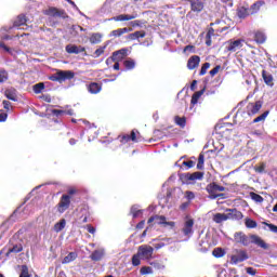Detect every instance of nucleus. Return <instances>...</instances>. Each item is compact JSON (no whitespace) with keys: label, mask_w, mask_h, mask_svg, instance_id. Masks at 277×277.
<instances>
[{"label":"nucleus","mask_w":277,"mask_h":277,"mask_svg":"<svg viewBox=\"0 0 277 277\" xmlns=\"http://www.w3.org/2000/svg\"><path fill=\"white\" fill-rule=\"evenodd\" d=\"M27 23V18L25 15L17 16L16 21L14 22L12 27H3L0 29V49H3L5 53L9 55H14V50L8 45H5V41L14 40V38H21V36L12 35V29H25Z\"/></svg>","instance_id":"nucleus-1"},{"label":"nucleus","mask_w":277,"mask_h":277,"mask_svg":"<svg viewBox=\"0 0 277 277\" xmlns=\"http://www.w3.org/2000/svg\"><path fill=\"white\" fill-rule=\"evenodd\" d=\"M234 239L236 243H241L242 246H250V243H254L255 246L262 248L263 250H267L269 248V246L266 245L263 238L254 234L247 236L246 234H243V232H237L234 235Z\"/></svg>","instance_id":"nucleus-2"},{"label":"nucleus","mask_w":277,"mask_h":277,"mask_svg":"<svg viewBox=\"0 0 277 277\" xmlns=\"http://www.w3.org/2000/svg\"><path fill=\"white\" fill-rule=\"evenodd\" d=\"M70 79H75L72 70L57 69L55 74L49 76L50 81H56L57 83H64V81H70Z\"/></svg>","instance_id":"nucleus-3"},{"label":"nucleus","mask_w":277,"mask_h":277,"mask_svg":"<svg viewBox=\"0 0 277 277\" xmlns=\"http://www.w3.org/2000/svg\"><path fill=\"white\" fill-rule=\"evenodd\" d=\"M207 192L209 194L210 200H215L216 198L224 199V194H217V192H226V187L212 183L207 186Z\"/></svg>","instance_id":"nucleus-4"},{"label":"nucleus","mask_w":277,"mask_h":277,"mask_svg":"<svg viewBox=\"0 0 277 277\" xmlns=\"http://www.w3.org/2000/svg\"><path fill=\"white\" fill-rule=\"evenodd\" d=\"M76 215L78 220H82V224H87L88 219L90 217V215H92V213L90 212V207L85 205L79 206L76 209Z\"/></svg>","instance_id":"nucleus-5"},{"label":"nucleus","mask_w":277,"mask_h":277,"mask_svg":"<svg viewBox=\"0 0 277 277\" xmlns=\"http://www.w3.org/2000/svg\"><path fill=\"white\" fill-rule=\"evenodd\" d=\"M153 252H155V249L148 245L140 246L137 250V254L143 261H149V259H153Z\"/></svg>","instance_id":"nucleus-6"},{"label":"nucleus","mask_w":277,"mask_h":277,"mask_svg":"<svg viewBox=\"0 0 277 277\" xmlns=\"http://www.w3.org/2000/svg\"><path fill=\"white\" fill-rule=\"evenodd\" d=\"M128 53L129 50L127 49L115 51L113 55L106 60V64H109V62H122L124 57H127Z\"/></svg>","instance_id":"nucleus-7"},{"label":"nucleus","mask_w":277,"mask_h":277,"mask_svg":"<svg viewBox=\"0 0 277 277\" xmlns=\"http://www.w3.org/2000/svg\"><path fill=\"white\" fill-rule=\"evenodd\" d=\"M153 222H155V224H161L162 226H164V228H174L175 226V223L174 222H167L166 221V216H159V215H156V216H151L148 219V224H153Z\"/></svg>","instance_id":"nucleus-8"},{"label":"nucleus","mask_w":277,"mask_h":277,"mask_svg":"<svg viewBox=\"0 0 277 277\" xmlns=\"http://www.w3.org/2000/svg\"><path fill=\"white\" fill-rule=\"evenodd\" d=\"M154 247L157 250H161V248H166V246H171V243H174V239L170 238V237H159V238H155L153 239Z\"/></svg>","instance_id":"nucleus-9"},{"label":"nucleus","mask_w":277,"mask_h":277,"mask_svg":"<svg viewBox=\"0 0 277 277\" xmlns=\"http://www.w3.org/2000/svg\"><path fill=\"white\" fill-rule=\"evenodd\" d=\"M70 208V195H63L57 205L58 213H65Z\"/></svg>","instance_id":"nucleus-10"},{"label":"nucleus","mask_w":277,"mask_h":277,"mask_svg":"<svg viewBox=\"0 0 277 277\" xmlns=\"http://www.w3.org/2000/svg\"><path fill=\"white\" fill-rule=\"evenodd\" d=\"M243 261H248V253L246 251H237L236 254L232 255L230 264L237 265V263H243Z\"/></svg>","instance_id":"nucleus-11"},{"label":"nucleus","mask_w":277,"mask_h":277,"mask_svg":"<svg viewBox=\"0 0 277 277\" xmlns=\"http://www.w3.org/2000/svg\"><path fill=\"white\" fill-rule=\"evenodd\" d=\"M44 14L47 16H53L54 18H65L66 17V12L64 10H60V9L53 8V6L45 10Z\"/></svg>","instance_id":"nucleus-12"},{"label":"nucleus","mask_w":277,"mask_h":277,"mask_svg":"<svg viewBox=\"0 0 277 277\" xmlns=\"http://www.w3.org/2000/svg\"><path fill=\"white\" fill-rule=\"evenodd\" d=\"M261 107H263V102L258 101L255 103H249L247 105V113L249 116H254L255 114H259L261 111Z\"/></svg>","instance_id":"nucleus-13"},{"label":"nucleus","mask_w":277,"mask_h":277,"mask_svg":"<svg viewBox=\"0 0 277 277\" xmlns=\"http://www.w3.org/2000/svg\"><path fill=\"white\" fill-rule=\"evenodd\" d=\"M65 51L69 53V55H79V53H85V48L76 44H67Z\"/></svg>","instance_id":"nucleus-14"},{"label":"nucleus","mask_w":277,"mask_h":277,"mask_svg":"<svg viewBox=\"0 0 277 277\" xmlns=\"http://www.w3.org/2000/svg\"><path fill=\"white\" fill-rule=\"evenodd\" d=\"M182 233L183 235H185V237L194 235V220L188 219L187 221H185Z\"/></svg>","instance_id":"nucleus-15"},{"label":"nucleus","mask_w":277,"mask_h":277,"mask_svg":"<svg viewBox=\"0 0 277 277\" xmlns=\"http://www.w3.org/2000/svg\"><path fill=\"white\" fill-rule=\"evenodd\" d=\"M242 47H243V40L238 39L235 41H229L226 49L230 53H236V51H239V49H241Z\"/></svg>","instance_id":"nucleus-16"},{"label":"nucleus","mask_w":277,"mask_h":277,"mask_svg":"<svg viewBox=\"0 0 277 277\" xmlns=\"http://www.w3.org/2000/svg\"><path fill=\"white\" fill-rule=\"evenodd\" d=\"M190 3L192 12H202L205 10V3L202 0H188Z\"/></svg>","instance_id":"nucleus-17"},{"label":"nucleus","mask_w":277,"mask_h":277,"mask_svg":"<svg viewBox=\"0 0 277 277\" xmlns=\"http://www.w3.org/2000/svg\"><path fill=\"white\" fill-rule=\"evenodd\" d=\"M198 66H200V56L198 55L190 56L187 62L188 70H194L195 68H198Z\"/></svg>","instance_id":"nucleus-18"},{"label":"nucleus","mask_w":277,"mask_h":277,"mask_svg":"<svg viewBox=\"0 0 277 277\" xmlns=\"http://www.w3.org/2000/svg\"><path fill=\"white\" fill-rule=\"evenodd\" d=\"M205 174L202 172L186 173L184 177L186 181H202Z\"/></svg>","instance_id":"nucleus-19"},{"label":"nucleus","mask_w":277,"mask_h":277,"mask_svg":"<svg viewBox=\"0 0 277 277\" xmlns=\"http://www.w3.org/2000/svg\"><path fill=\"white\" fill-rule=\"evenodd\" d=\"M134 18H137V14H132V15L121 14L113 17L111 21L122 22V21H133Z\"/></svg>","instance_id":"nucleus-20"},{"label":"nucleus","mask_w":277,"mask_h":277,"mask_svg":"<svg viewBox=\"0 0 277 277\" xmlns=\"http://www.w3.org/2000/svg\"><path fill=\"white\" fill-rule=\"evenodd\" d=\"M254 40L258 44H265V40H267V36L265 32L258 30L254 34Z\"/></svg>","instance_id":"nucleus-21"},{"label":"nucleus","mask_w":277,"mask_h":277,"mask_svg":"<svg viewBox=\"0 0 277 277\" xmlns=\"http://www.w3.org/2000/svg\"><path fill=\"white\" fill-rule=\"evenodd\" d=\"M4 94H5L6 98H9V101H13V102L18 101L17 92H16V89H14V88L6 89Z\"/></svg>","instance_id":"nucleus-22"},{"label":"nucleus","mask_w":277,"mask_h":277,"mask_svg":"<svg viewBox=\"0 0 277 277\" xmlns=\"http://www.w3.org/2000/svg\"><path fill=\"white\" fill-rule=\"evenodd\" d=\"M87 90L90 94H98L102 88H101V84L96 82H91L90 84H88Z\"/></svg>","instance_id":"nucleus-23"},{"label":"nucleus","mask_w":277,"mask_h":277,"mask_svg":"<svg viewBox=\"0 0 277 277\" xmlns=\"http://www.w3.org/2000/svg\"><path fill=\"white\" fill-rule=\"evenodd\" d=\"M226 220H230L229 214L216 213L213 216V222H215V224H222V222H226Z\"/></svg>","instance_id":"nucleus-24"},{"label":"nucleus","mask_w":277,"mask_h":277,"mask_svg":"<svg viewBox=\"0 0 277 277\" xmlns=\"http://www.w3.org/2000/svg\"><path fill=\"white\" fill-rule=\"evenodd\" d=\"M103 256H105V249H97L92 252L90 259L92 261H101V259H103Z\"/></svg>","instance_id":"nucleus-25"},{"label":"nucleus","mask_w":277,"mask_h":277,"mask_svg":"<svg viewBox=\"0 0 277 277\" xmlns=\"http://www.w3.org/2000/svg\"><path fill=\"white\" fill-rule=\"evenodd\" d=\"M250 8L247 6H239L237 10V16L238 18H246L247 16H250Z\"/></svg>","instance_id":"nucleus-26"},{"label":"nucleus","mask_w":277,"mask_h":277,"mask_svg":"<svg viewBox=\"0 0 277 277\" xmlns=\"http://www.w3.org/2000/svg\"><path fill=\"white\" fill-rule=\"evenodd\" d=\"M262 78L264 79V82L266 83V85H269L271 88L274 85V76H272V74L263 70Z\"/></svg>","instance_id":"nucleus-27"},{"label":"nucleus","mask_w":277,"mask_h":277,"mask_svg":"<svg viewBox=\"0 0 277 277\" xmlns=\"http://www.w3.org/2000/svg\"><path fill=\"white\" fill-rule=\"evenodd\" d=\"M103 35L101 32H93L90 37L91 44H101Z\"/></svg>","instance_id":"nucleus-28"},{"label":"nucleus","mask_w":277,"mask_h":277,"mask_svg":"<svg viewBox=\"0 0 277 277\" xmlns=\"http://www.w3.org/2000/svg\"><path fill=\"white\" fill-rule=\"evenodd\" d=\"M77 252H69L62 261L63 265H68V263H72V261L77 260Z\"/></svg>","instance_id":"nucleus-29"},{"label":"nucleus","mask_w":277,"mask_h":277,"mask_svg":"<svg viewBox=\"0 0 277 277\" xmlns=\"http://www.w3.org/2000/svg\"><path fill=\"white\" fill-rule=\"evenodd\" d=\"M140 38H146V32L144 30L135 31L128 36L129 40H140Z\"/></svg>","instance_id":"nucleus-30"},{"label":"nucleus","mask_w":277,"mask_h":277,"mask_svg":"<svg viewBox=\"0 0 277 277\" xmlns=\"http://www.w3.org/2000/svg\"><path fill=\"white\" fill-rule=\"evenodd\" d=\"M202 94H205V89H201L200 91H197L193 94L192 100H190V105H198V100L200 98V96H202Z\"/></svg>","instance_id":"nucleus-31"},{"label":"nucleus","mask_w":277,"mask_h":277,"mask_svg":"<svg viewBox=\"0 0 277 277\" xmlns=\"http://www.w3.org/2000/svg\"><path fill=\"white\" fill-rule=\"evenodd\" d=\"M123 34H129V28H119L110 32V37L120 38Z\"/></svg>","instance_id":"nucleus-32"},{"label":"nucleus","mask_w":277,"mask_h":277,"mask_svg":"<svg viewBox=\"0 0 277 277\" xmlns=\"http://www.w3.org/2000/svg\"><path fill=\"white\" fill-rule=\"evenodd\" d=\"M18 252H23V245H15L10 248L6 252V256H10V254H18Z\"/></svg>","instance_id":"nucleus-33"},{"label":"nucleus","mask_w":277,"mask_h":277,"mask_svg":"<svg viewBox=\"0 0 277 277\" xmlns=\"http://www.w3.org/2000/svg\"><path fill=\"white\" fill-rule=\"evenodd\" d=\"M66 228V220L62 219L60 222L54 225V233H62V229Z\"/></svg>","instance_id":"nucleus-34"},{"label":"nucleus","mask_w":277,"mask_h":277,"mask_svg":"<svg viewBox=\"0 0 277 277\" xmlns=\"http://www.w3.org/2000/svg\"><path fill=\"white\" fill-rule=\"evenodd\" d=\"M130 140L132 142H137V137L135 135L134 130L131 132V135H129V134L123 135L122 138H121V142L124 144V143L129 142Z\"/></svg>","instance_id":"nucleus-35"},{"label":"nucleus","mask_w":277,"mask_h":277,"mask_svg":"<svg viewBox=\"0 0 277 277\" xmlns=\"http://www.w3.org/2000/svg\"><path fill=\"white\" fill-rule=\"evenodd\" d=\"M123 66L127 70H133V68H135V61L133 58H128L123 62Z\"/></svg>","instance_id":"nucleus-36"},{"label":"nucleus","mask_w":277,"mask_h":277,"mask_svg":"<svg viewBox=\"0 0 277 277\" xmlns=\"http://www.w3.org/2000/svg\"><path fill=\"white\" fill-rule=\"evenodd\" d=\"M230 213H228L229 217H234V220H243V213L237 210H229Z\"/></svg>","instance_id":"nucleus-37"},{"label":"nucleus","mask_w":277,"mask_h":277,"mask_svg":"<svg viewBox=\"0 0 277 277\" xmlns=\"http://www.w3.org/2000/svg\"><path fill=\"white\" fill-rule=\"evenodd\" d=\"M261 5H263V3L259 1L253 3L249 9L250 14H256V12L261 10Z\"/></svg>","instance_id":"nucleus-38"},{"label":"nucleus","mask_w":277,"mask_h":277,"mask_svg":"<svg viewBox=\"0 0 277 277\" xmlns=\"http://www.w3.org/2000/svg\"><path fill=\"white\" fill-rule=\"evenodd\" d=\"M250 198L253 202H258V205H261L264 200L263 197L256 193H250Z\"/></svg>","instance_id":"nucleus-39"},{"label":"nucleus","mask_w":277,"mask_h":277,"mask_svg":"<svg viewBox=\"0 0 277 277\" xmlns=\"http://www.w3.org/2000/svg\"><path fill=\"white\" fill-rule=\"evenodd\" d=\"M175 123L177 124V127H181L182 129H185V124H187V119H185V117H175Z\"/></svg>","instance_id":"nucleus-40"},{"label":"nucleus","mask_w":277,"mask_h":277,"mask_svg":"<svg viewBox=\"0 0 277 277\" xmlns=\"http://www.w3.org/2000/svg\"><path fill=\"white\" fill-rule=\"evenodd\" d=\"M197 170H205V154H200L198 157Z\"/></svg>","instance_id":"nucleus-41"},{"label":"nucleus","mask_w":277,"mask_h":277,"mask_svg":"<svg viewBox=\"0 0 277 277\" xmlns=\"http://www.w3.org/2000/svg\"><path fill=\"white\" fill-rule=\"evenodd\" d=\"M8 79H9L8 71L3 68H0V83H5Z\"/></svg>","instance_id":"nucleus-42"},{"label":"nucleus","mask_w":277,"mask_h":277,"mask_svg":"<svg viewBox=\"0 0 277 277\" xmlns=\"http://www.w3.org/2000/svg\"><path fill=\"white\" fill-rule=\"evenodd\" d=\"M131 214L133 215V217H140V215H142V210L138 206H133L131 208Z\"/></svg>","instance_id":"nucleus-43"},{"label":"nucleus","mask_w":277,"mask_h":277,"mask_svg":"<svg viewBox=\"0 0 277 277\" xmlns=\"http://www.w3.org/2000/svg\"><path fill=\"white\" fill-rule=\"evenodd\" d=\"M19 277H31V274H29V267H27V265H22Z\"/></svg>","instance_id":"nucleus-44"},{"label":"nucleus","mask_w":277,"mask_h":277,"mask_svg":"<svg viewBox=\"0 0 277 277\" xmlns=\"http://www.w3.org/2000/svg\"><path fill=\"white\" fill-rule=\"evenodd\" d=\"M245 224L247 228H256L258 226L256 221L252 219H246Z\"/></svg>","instance_id":"nucleus-45"},{"label":"nucleus","mask_w":277,"mask_h":277,"mask_svg":"<svg viewBox=\"0 0 277 277\" xmlns=\"http://www.w3.org/2000/svg\"><path fill=\"white\" fill-rule=\"evenodd\" d=\"M105 49H107V44H105L104 47H100L97 50H95V52L93 53V57H101V55H103V53H105Z\"/></svg>","instance_id":"nucleus-46"},{"label":"nucleus","mask_w":277,"mask_h":277,"mask_svg":"<svg viewBox=\"0 0 277 277\" xmlns=\"http://www.w3.org/2000/svg\"><path fill=\"white\" fill-rule=\"evenodd\" d=\"M212 254L215 256V259H222V256H224V250L216 248L212 251Z\"/></svg>","instance_id":"nucleus-47"},{"label":"nucleus","mask_w":277,"mask_h":277,"mask_svg":"<svg viewBox=\"0 0 277 277\" xmlns=\"http://www.w3.org/2000/svg\"><path fill=\"white\" fill-rule=\"evenodd\" d=\"M44 90V83L40 82L34 85L35 94H40Z\"/></svg>","instance_id":"nucleus-48"},{"label":"nucleus","mask_w":277,"mask_h":277,"mask_svg":"<svg viewBox=\"0 0 277 277\" xmlns=\"http://www.w3.org/2000/svg\"><path fill=\"white\" fill-rule=\"evenodd\" d=\"M141 259L142 256L140 255V253H136L132 256V265H134V267H137V265H140L141 263Z\"/></svg>","instance_id":"nucleus-49"},{"label":"nucleus","mask_w":277,"mask_h":277,"mask_svg":"<svg viewBox=\"0 0 277 277\" xmlns=\"http://www.w3.org/2000/svg\"><path fill=\"white\" fill-rule=\"evenodd\" d=\"M79 31H85V29H83V27L81 26H72L71 27V35L79 36Z\"/></svg>","instance_id":"nucleus-50"},{"label":"nucleus","mask_w":277,"mask_h":277,"mask_svg":"<svg viewBox=\"0 0 277 277\" xmlns=\"http://www.w3.org/2000/svg\"><path fill=\"white\" fill-rule=\"evenodd\" d=\"M267 116H269V111H265L262 115H260L259 117H256L253 122H263V120H265V118H267Z\"/></svg>","instance_id":"nucleus-51"},{"label":"nucleus","mask_w":277,"mask_h":277,"mask_svg":"<svg viewBox=\"0 0 277 277\" xmlns=\"http://www.w3.org/2000/svg\"><path fill=\"white\" fill-rule=\"evenodd\" d=\"M209 68H211V64L205 63L199 71V75L200 76L207 75V70H209Z\"/></svg>","instance_id":"nucleus-52"},{"label":"nucleus","mask_w":277,"mask_h":277,"mask_svg":"<svg viewBox=\"0 0 277 277\" xmlns=\"http://www.w3.org/2000/svg\"><path fill=\"white\" fill-rule=\"evenodd\" d=\"M264 226H267L268 230H271V233H275L277 235V226L272 224V223H267V222H263Z\"/></svg>","instance_id":"nucleus-53"},{"label":"nucleus","mask_w":277,"mask_h":277,"mask_svg":"<svg viewBox=\"0 0 277 277\" xmlns=\"http://www.w3.org/2000/svg\"><path fill=\"white\" fill-rule=\"evenodd\" d=\"M142 276H146V274H153V267L144 266L141 268Z\"/></svg>","instance_id":"nucleus-54"},{"label":"nucleus","mask_w":277,"mask_h":277,"mask_svg":"<svg viewBox=\"0 0 277 277\" xmlns=\"http://www.w3.org/2000/svg\"><path fill=\"white\" fill-rule=\"evenodd\" d=\"M52 114H53L54 116L60 117V116H64V115H66V110H62V109H53V110H52Z\"/></svg>","instance_id":"nucleus-55"},{"label":"nucleus","mask_w":277,"mask_h":277,"mask_svg":"<svg viewBox=\"0 0 277 277\" xmlns=\"http://www.w3.org/2000/svg\"><path fill=\"white\" fill-rule=\"evenodd\" d=\"M2 105H3V107H4V109L6 110V111H10L11 109H12V103H10V101H3L2 102Z\"/></svg>","instance_id":"nucleus-56"},{"label":"nucleus","mask_w":277,"mask_h":277,"mask_svg":"<svg viewBox=\"0 0 277 277\" xmlns=\"http://www.w3.org/2000/svg\"><path fill=\"white\" fill-rule=\"evenodd\" d=\"M183 166H186L187 169H189V168H194V166H196V162H194V160H188V161H184Z\"/></svg>","instance_id":"nucleus-57"},{"label":"nucleus","mask_w":277,"mask_h":277,"mask_svg":"<svg viewBox=\"0 0 277 277\" xmlns=\"http://www.w3.org/2000/svg\"><path fill=\"white\" fill-rule=\"evenodd\" d=\"M220 72V65L215 66L212 70H210L211 77H215Z\"/></svg>","instance_id":"nucleus-58"},{"label":"nucleus","mask_w":277,"mask_h":277,"mask_svg":"<svg viewBox=\"0 0 277 277\" xmlns=\"http://www.w3.org/2000/svg\"><path fill=\"white\" fill-rule=\"evenodd\" d=\"M41 101H44L45 103H51V95L43 94L40 96Z\"/></svg>","instance_id":"nucleus-59"},{"label":"nucleus","mask_w":277,"mask_h":277,"mask_svg":"<svg viewBox=\"0 0 277 277\" xmlns=\"http://www.w3.org/2000/svg\"><path fill=\"white\" fill-rule=\"evenodd\" d=\"M247 274H249V276H256V269H254L253 267H248Z\"/></svg>","instance_id":"nucleus-60"},{"label":"nucleus","mask_w":277,"mask_h":277,"mask_svg":"<svg viewBox=\"0 0 277 277\" xmlns=\"http://www.w3.org/2000/svg\"><path fill=\"white\" fill-rule=\"evenodd\" d=\"M194 45H186L184 48V53H194Z\"/></svg>","instance_id":"nucleus-61"},{"label":"nucleus","mask_w":277,"mask_h":277,"mask_svg":"<svg viewBox=\"0 0 277 277\" xmlns=\"http://www.w3.org/2000/svg\"><path fill=\"white\" fill-rule=\"evenodd\" d=\"M186 198H187V200H194V198H196V195H194V193H192V192H186Z\"/></svg>","instance_id":"nucleus-62"},{"label":"nucleus","mask_w":277,"mask_h":277,"mask_svg":"<svg viewBox=\"0 0 277 277\" xmlns=\"http://www.w3.org/2000/svg\"><path fill=\"white\" fill-rule=\"evenodd\" d=\"M8 120V113H0V122H5Z\"/></svg>","instance_id":"nucleus-63"},{"label":"nucleus","mask_w":277,"mask_h":277,"mask_svg":"<svg viewBox=\"0 0 277 277\" xmlns=\"http://www.w3.org/2000/svg\"><path fill=\"white\" fill-rule=\"evenodd\" d=\"M255 171H258L260 174L265 172V164H261L260 167L255 168Z\"/></svg>","instance_id":"nucleus-64"}]
</instances>
